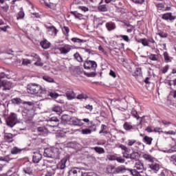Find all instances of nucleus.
I'll return each mask as SVG.
<instances>
[{
  "label": "nucleus",
  "mask_w": 176,
  "mask_h": 176,
  "mask_svg": "<svg viewBox=\"0 0 176 176\" xmlns=\"http://www.w3.org/2000/svg\"><path fill=\"white\" fill-rule=\"evenodd\" d=\"M74 133V130L71 128L64 127L62 129L61 134H64L65 136H67Z\"/></svg>",
  "instance_id": "bb28decb"
},
{
  "label": "nucleus",
  "mask_w": 176,
  "mask_h": 176,
  "mask_svg": "<svg viewBox=\"0 0 176 176\" xmlns=\"http://www.w3.org/2000/svg\"><path fill=\"white\" fill-rule=\"evenodd\" d=\"M170 68V66L169 65H165L164 67H163L161 70H160V72L162 74H167L168 69Z\"/></svg>",
  "instance_id": "8fccbe9b"
},
{
  "label": "nucleus",
  "mask_w": 176,
  "mask_h": 176,
  "mask_svg": "<svg viewBox=\"0 0 176 176\" xmlns=\"http://www.w3.org/2000/svg\"><path fill=\"white\" fill-rule=\"evenodd\" d=\"M71 122L72 123V124L75 125V126H82L83 124H81V120L76 118H73L71 119Z\"/></svg>",
  "instance_id": "4c0bfd02"
},
{
  "label": "nucleus",
  "mask_w": 176,
  "mask_h": 176,
  "mask_svg": "<svg viewBox=\"0 0 176 176\" xmlns=\"http://www.w3.org/2000/svg\"><path fill=\"white\" fill-rule=\"evenodd\" d=\"M37 132L40 135L46 136L49 133V130L46 126H39L37 128Z\"/></svg>",
  "instance_id": "a211bd4d"
},
{
  "label": "nucleus",
  "mask_w": 176,
  "mask_h": 176,
  "mask_svg": "<svg viewBox=\"0 0 176 176\" xmlns=\"http://www.w3.org/2000/svg\"><path fill=\"white\" fill-rule=\"evenodd\" d=\"M149 59L151 60V61H157V60H159V56L156 54H151Z\"/></svg>",
  "instance_id": "864d4df0"
},
{
  "label": "nucleus",
  "mask_w": 176,
  "mask_h": 176,
  "mask_svg": "<svg viewBox=\"0 0 176 176\" xmlns=\"http://www.w3.org/2000/svg\"><path fill=\"white\" fill-rule=\"evenodd\" d=\"M12 87V83L8 80H0V89L3 91L10 90Z\"/></svg>",
  "instance_id": "f8f14e48"
},
{
  "label": "nucleus",
  "mask_w": 176,
  "mask_h": 176,
  "mask_svg": "<svg viewBox=\"0 0 176 176\" xmlns=\"http://www.w3.org/2000/svg\"><path fill=\"white\" fill-rule=\"evenodd\" d=\"M156 7L157 8L158 10H164L165 8V5L163 3H160L156 4Z\"/></svg>",
  "instance_id": "e2e57ef3"
},
{
  "label": "nucleus",
  "mask_w": 176,
  "mask_h": 176,
  "mask_svg": "<svg viewBox=\"0 0 176 176\" xmlns=\"http://www.w3.org/2000/svg\"><path fill=\"white\" fill-rule=\"evenodd\" d=\"M123 128L126 131H131L132 129H134V127L131 124L130 122H124V124H123Z\"/></svg>",
  "instance_id": "a19ab883"
},
{
  "label": "nucleus",
  "mask_w": 176,
  "mask_h": 176,
  "mask_svg": "<svg viewBox=\"0 0 176 176\" xmlns=\"http://www.w3.org/2000/svg\"><path fill=\"white\" fill-rule=\"evenodd\" d=\"M30 56L34 58V61H41V57L38 55V54L32 52L30 54Z\"/></svg>",
  "instance_id": "603ef678"
},
{
  "label": "nucleus",
  "mask_w": 176,
  "mask_h": 176,
  "mask_svg": "<svg viewBox=\"0 0 176 176\" xmlns=\"http://www.w3.org/2000/svg\"><path fill=\"white\" fill-rule=\"evenodd\" d=\"M22 65H25V66H27L28 65H31V60H30V59H23Z\"/></svg>",
  "instance_id": "338daca9"
},
{
  "label": "nucleus",
  "mask_w": 176,
  "mask_h": 176,
  "mask_svg": "<svg viewBox=\"0 0 176 176\" xmlns=\"http://www.w3.org/2000/svg\"><path fill=\"white\" fill-rule=\"evenodd\" d=\"M56 50L60 52V54L67 55L72 50V45L68 44L61 45L60 47H56Z\"/></svg>",
  "instance_id": "9d476101"
},
{
  "label": "nucleus",
  "mask_w": 176,
  "mask_h": 176,
  "mask_svg": "<svg viewBox=\"0 0 176 176\" xmlns=\"http://www.w3.org/2000/svg\"><path fill=\"white\" fill-rule=\"evenodd\" d=\"M107 172L109 174H116V168L113 165H109L107 168Z\"/></svg>",
  "instance_id": "37998d69"
},
{
  "label": "nucleus",
  "mask_w": 176,
  "mask_h": 176,
  "mask_svg": "<svg viewBox=\"0 0 176 176\" xmlns=\"http://www.w3.org/2000/svg\"><path fill=\"white\" fill-rule=\"evenodd\" d=\"M21 173L23 176H35V171L31 162H28L27 165L22 168Z\"/></svg>",
  "instance_id": "0eeeda50"
},
{
  "label": "nucleus",
  "mask_w": 176,
  "mask_h": 176,
  "mask_svg": "<svg viewBox=\"0 0 176 176\" xmlns=\"http://www.w3.org/2000/svg\"><path fill=\"white\" fill-rule=\"evenodd\" d=\"M170 151L176 152V139L172 138L170 140Z\"/></svg>",
  "instance_id": "72a5a7b5"
},
{
  "label": "nucleus",
  "mask_w": 176,
  "mask_h": 176,
  "mask_svg": "<svg viewBox=\"0 0 176 176\" xmlns=\"http://www.w3.org/2000/svg\"><path fill=\"white\" fill-rule=\"evenodd\" d=\"M98 10L100 12H105L108 11L107 5H101L98 6Z\"/></svg>",
  "instance_id": "de8ad7c7"
},
{
  "label": "nucleus",
  "mask_w": 176,
  "mask_h": 176,
  "mask_svg": "<svg viewBox=\"0 0 176 176\" xmlns=\"http://www.w3.org/2000/svg\"><path fill=\"white\" fill-rule=\"evenodd\" d=\"M135 76H142V68L138 67L136 68L135 72H134Z\"/></svg>",
  "instance_id": "13d9d810"
},
{
  "label": "nucleus",
  "mask_w": 176,
  "mask_h": 176,
  "mask_svg": "<svg viewBox=\"0 0 176 176\" xmlns=\"http://www.w3.org/2000/svg\"><path fill=\"white\" fill-rule=\"evenodd\" d=\"M120 149H121L122 151L123 157H124V155H128L129 151L126 146L122 144H120L119 146Z\"/></svg>",
  "instance_id": "a18cd8bd"
},
{
  "label": "nucleus",
  "mask_w": 176,
  "mask_h": 176,
  "mask_svg": "<svg viewBox=\"0 0 176 176\" xmlns=\"http://www.w3.org/2000/svg\"><path fill=\"white\" fill-rule=\"evenodd\" d=\"M62 32L63 34L66 36V38H68L69 36L70 28L67 26H63L62 28Z\"/></svg>",
  "instance_id": "ea45409f"
},
{
  "label": "nucleus",
  "mask_w": 176,
  "mask_h": 176,
  "mask_svg": "<svg viewBox=\"0 0 176 176\" xmlns=\"http://www.w3.org/2000/svg\"><path fill=\"white\" fill-rule=\"evenodd\" d=\"M136 140L133 139H129L127 141H126V144L129 146H132L135 145Z\"/></svg>",
  "instance_id": "6e6d98bb"
},
{
  "label": "nucleus",
  "mask_w": 176,
  "mask_h": 176,
  "mask_svg": "<svg viewBox=\"0 0 176 176\" xmlns=\"http://www.w3.org/2000/svg\"><path fill=\"white\" fill-rule=\"evenodd\" d=\"M76 98L79 100H86L89 98V96L86 94L82 93L77 95V96H76Z\"/></svg>",
  "instance_id": "c9c22d12"
},
{
  "label": "nucleus",
  "mask_w": 176,
  "mask_h": 176,
  "mask_svg": "<svg viewBox=\"0 0 176 176\" xmlns=\"http://www.w3.org/2000/svg\"><path fill=\"white\" fill-rule=\"evenodd\" d=\"M107 126L105 124H101L100 130L99 131V134H102L104 131L107 130Z\"/></svg>",
  "instance_id": "69168bd1"
},
{
  "label": "nucleus",
  "mask_w": 176,
  "mask_h": 176,
  "mask_svg": "<svg viewBox=\"0 0 176 176\" xmlns=\"http://www.w3.org/2000/svg\"><path fill=\"white\" fill-rule=\"evenodd\" d=\"M117 38H121L120 41H124L126 43H130L131 42V38L129 37L127 35H118L116 36Z\"/></svg>",
  "instance_id": "2f4dec72"
},
{
  "label": "nucleus",
  "mask_w": 176,
  "mask_h": 176,
  "mask_svg": "<svg viewBox=\"0 0 176 176\" xmlns=\"http://www.w3.org/2000/svg\"><path fill=\"white\" fill-rule=\"evenodd\" d=\"M12 103L16 104L17 105H19L20 103H22V100L20 99V98H14L12 100Z\"/></svg>",
  "instance_id": "bf43d9fd"
},
{
  "label": "nucleus",
  "mask_w": 176,
  "mask_h": 176,
  "mask_svg": "<svg viewBox=\"0 0 176 176\" xmlns=\"http://www.w3.org/2000/svg\"><path fill=\"white\" fill-rule=\"evenodd\" d=\"M131 114L134 118L137 119L138 120L140 119V117L139 116L138 112L135 110L133 109L131 112Z\"/></svg>",
  "instance_id": "4d7b16f0"
},
{
  "label": "nucleus",
  "mask_w": 176,
  "mask_h": 176,
  "mask_svg": "<svg viewBox=\"0 0 176 176\" xmlns=\"http://www.w3.org/2000/svg\"><path fill=\"white\" fill-rule=\"evenodd\" d=\"M40 45L41 46L42 49H50L51 47V43L50 42L47 40L46 38H44L43 40L40 41Z\"/></svg>",
  "instance_id": "412c9836"
},
{
  "label": "nucleus",
  "mask_w": 176,
  "mask_h": 176,
  "mask_svg": "<svg viewBox=\"0 0 176 176\" xmlns=\"http://www.w3.org/2000/svg\"><path fill=\"white\" fill-rule=\"evenodd\" d=\"M161 19L165 21H174L176 19V16H173V14L171 12H169L162 14Z\"/></svg>",
  "instance_id": "6ab92c4d"
},
{
  "label": "nucleus",
  "mask_w": 176,
  "mask_h": 176,
  "mask_svg": "<svg viewBox=\"0 0 176 176\" xmlns=\"http://www.w3.org/2000/svg\"><path fill=\"white\" fill-rule=\"evenodd\" d=\"M91 150L95 151L99 155L104 154L105 153V151L104 150V148L99 146L92 147Z\"/></svg>",
  "instance_id": "58836bf2"
},
{
  "label": "nucleus",
  "mask_w": 176,
  "mask_h": 176,
  "mask_svg": "<svg viewBox=\"0 0 176 176\" xmlns=\"http://www.w3.org/2000/svg\"><path fill=\"white\" fill-rule=\"evenodd\" d=\"M68 162V159L64 157L56 165V168L59 170H63L67 167V163Z\"/></svg>",
  "instance_id": "2eb2a0df"
},
{
  "label": "nucleus",
  "mask_w": 176,
  "mask_h": 176,
  "mask_svg": "<svg viewBox=\"0 0 176 176\" xmlns=\"http://www.w3.org/2000/svg\"><path fill=\"white\" fill-rule=\"evenodd\" d=\"M53 112H56L57 114L60 115L63 113V107L60 106H54L52 108Z\"/></svg>",
  "instance_id": "473e14b6"
},
{
  "label": "nucleus",
  "mask_w": 176,
  "mask_h": 176,
  "mask_svg": "<svg viewBox=\"0 0 176 176\" xmlns=\"http://www.w3.org/2000/svg\"><path fill=\"white\" fill-rule=\"evenodd\" d=\"M138 43H142V45L143 46L149 47L148 41L146 38H140V39L138 40Z\"/></svg>",
  "instance_id": "c03bdc74"
},
{
  "label": "nucleus",
  "mask_w": 176,
  "mask_h": 176,
  "mask_svg": "<svg viewBox=\"0 0 176 176\" xmlns=\"http://www.w3.org/2000/svg\"><path fill=\"white\" fill-rule=\"evenodd\" d=\"M61 120L63 122H69L72 120V117L67 114H64L62 116Z\"/></svg>",
  "instance_id": "49530a36"
},
{
  "label": "nucleus",
  "mask_w": 176,
  "mask_h": 176,
  "mask_svg": "<svg viewBox=\"0 0 176 176\" xmlns=\"http://www.w3.org/2000/svg\"><path fill=\"white\" fill-rule=\"evenodd\" d=\"M23 151V148H19L16 146H14L12 149H11V154L12 155H19L20 154L22 151Z\"/></svg>",
  "instance_id": "7c9ffc66"
},
{
  "label": "nucleus",
  "mask_w": 176,
  "mask_h": 176,
  "mask_svg": "<svg viewBox=\"0 0 176 176\" xmlns=\"http://www.w3.org/2000/svg\"><path fill=\"white\" fill-rule=\"evenodd\" d=\"M168 85L170 87V89H172V85L176 87V78L172 80H168Z\"/></svg>",
  "instance_id": "680f3d73"
},
{
  "label": "nucleus",
  "mask_w": 176,
  "mask_h": 176,
  "mask_svg": "<svg viewBox=\"0 0 176 176\" xmlns=\"http://www.w3.org/2000/svg\"><path fill=\"white\" fill-rule=\"evenodd\" d=\"M22 104L25 105L22 111L23 116L25 120H30V119L33 117V112L31 110V107L34 105V103L32 102L24 101Z\"/></svg>",
  "instance_id": "f03ea898"
},
{
  "label": "nucleus",
  "mask_w": 176,
  "mask_h": 176,
  "mask_svg": "<svg viewBox=\"0 0 176 176\" xmlns=\"http://www.w3.org/2000/svg\"><path fill=\"white\" fill-rule=\"evenodd\" d=\"M69 176H97L94 172H87L82 173L80 168L72 169L69 173Z\"/></svg>",
  "instance_id": "423d86ee"
},
{
  "label": "nucleus",
  "mask_w": 176,
  "mask_h": 176,
  "mask_svg": "<svg viewBox=\"0 0 176 176\" xmlns=\"http://www.w3.org/2000/svg\"><path fill=\"white\" fill-rule=\"evenodd\" d=\"M71 41L73 42L74 43H78V44L86 43L85 40L81 39L77 37L72 38Z\"/></svg>",
  "instance_id": "79ce46f5"
},
{
  "label": "nucleus",
  "mask_w": 176,
  "mask_h": 176,
  "mask_svg": "<svg viewBox=\"0 0 176 176\" xmlns=\"http://www.w3.org/2000/svg\"><path fill=\"white\" fill-rule=\"evenodd\" d=\"M106 28L109 32L113 31L116 29V23L110 21L105 24Z\"/></svg>",
  "instance_id": "393cba45"
},
{
  "label": "nucleus",
  "mask_w": 176,
  "mask_h": 176,
  "mask_svg": "<svg viewBox=\"0 0 176 176\" xmlns=\"http://www.w3.org/2000/svg\"><path fill=\"white\" fill-rule=\"evenodd\" d=\"M128 171H129L132 176H142V175H141L142 172L138 171L136 169H128Z\"/></svg>",
  "instance_id": "f704fd0d"
},
{
  "label": "nucleus",
  "mask_w": 176,
  "mask_h": 176,
  "mask_svg": "<svg viewBox=\"0 0 176 176\" xmlns=\"http://www.w3.org/2000/svg\"><path fill=\"white\" fill-rule=\"evenodd\" d=\"M45 88H43V86L39 84L30 83L27 85V92L30 95H37L43 97V91Z\"/></svg>",
  "instance_id": "f257e3e1"
},
{
  "label": "nucleus",
  "mask_w": 176,
  "mask_h": 176,
  "mask_svg": "<svg viewBox=\"0 0 176 176\" xmlns=\"http://www.w3.org/2000/svg\"><path fill=\"white\" fill-rule=\"evenodd\" d=\"M157 34L159 35L161 38H167L168 36L167 33L162 32V30H160Z\"/></svg>",
  "instance_id": "3c124183"
},
{
  "label": "nucleus",
  "mask_w": 176,
  "mask_h": 176,
  "mask_svg": "<svg viewBox=\"0 0 176 176\" xmlns=\"http://www.w3.org/2000/svg\"><path fill=\"white\" fill-rule=\"evenodd\" d=\"M153 141V138L147 135H145L142 139V142L148 145H151Z\"/></svg>",
  "instance_id": "c85d7f7f"
},
{
  "label": "nucleus",
  "mask_w": 176,
  "mask_h": 176,
  "mask_svg": "<svg viewBox=\"0 0 176 176\" xmlns=\"http://www.w3.org/2000/svg\"><path fill=\"white\" fill-rule=\"evenodd\" d=\"M19 122L17 115L14 113H11L6 119V124L10 128H13Z\"/></svg>",
  "instance_id": "6e6552de"
},
{
  "label": "nucleus",
  "mask_w": 176,
  "mask_h": 176,
  "mask_svg": "<svg viewBox=\"0 0 176 176\" xmlns=\"http://www.w3.org/2000/svg\"><path fill=\"white\" fill-rule=\"evenodd\" d=\"M50 96L52 98L56 99V98H58L59 94L56 93V92L50 91L49 90H47L45 88V89L43 91V98H47Z\"/></svg>",
  "instance_id": "ddd939ff"
},
{
  "label": "nucleus",
  "mask_w": 176,
  "mask_h": 176,
  "mask_svg": "<svg viewBox=\"0 0 176 176\" xmlns=\"http://www.w3.org/2000/svg\"><path fill=\"white\" fill-rule=\"evenodd\" d=\"M124 25L126 29V32L129 34L132 33L135 29V27L129 23H124Z\"/></svg>",
  "instance_id": "cd10ccee"
},
{
  "label": "nucleus",
  "mask_w": 176,
  "mask_h": 176,
  "mask_svg": "<svg viewBox=\"0 0 176 176\" xmlns=\"http://www.w3.org/2000/svg\"><path fill=\"white\" fill-rule=\"evenodd\" d=\"M14 135L12 133H4V141L8 143H12L14 141Z\"/></svg>",
  "instance_id": "b1692460"
},
{
  "label": "nucleus",
  "mask_w": 176,
  "mask_h": 176,
  "mask_svg": "<svg viewBox=\"0 0 176 176\" xmlns=\"http://www.w3.org/2000/svg\"><path fill=\"white\" fill-rule=\"evenodd\" d=\"M43 155L48 158L58 159L60 158L59 149L57 148H45Z\"/></svg>",
  "instance_id": "20e7f679"
},
{
  "label": "nucleus",
  "mask_w": 176,
  "mask_h": 176,
  "mask_svg": "<svg viewBox=\"0 0 176 176\" xmlns=\"http://www.w3.org/2000/svg\"><path fill=\"white\" fill-rule=\"evenodd\" d=\"M170 160V162L176 165V154L171 155Z\"/></svg>",
  "instance_id": "774afa93"
},
{
  "label": "nucleus",
  "mask_w": 176,
  "mask_h": 176,
  "mask_svg": "<svg viewBox=\"0 0 176 176\" xmlns=\"http://www.w3.org/2000/svg\"><path fill=\"white\" fill-rule=\"evenodd\" d=\"M98 65L96 61L91 60L89 59H86L83 63V67L85 69H92V71H96Z\"/></svg>",
  "instance_id": "1a4fd4ad"
},
{
  "label": "nucleus",
  "mask_w": 176,
  "mask_h": 176,
  "mask_svg": "<svg viewBox=\"0 0 176 176\" xmlns=\"http://www.w3.org/2000/svg\"><path fill=\"white\" fill-rule=\"evenodd\" d=\"M163 57H164V63L167 64L172 63L174 60V58L170 56L168 52L166 51L163 52Z\"/></svg>",
  "instance_id": "f3484780"
},
{
  "label": "nucleus",
  "mask_w": 176,
  "mask_h": 176,
  "mask_svg": "<svg viewBox=\"0 0 176 176\" xmlns=\"http://www.w3.org/2000/svg\"><path fill=\"white\" fill-rule=\"evenodd\" d=\"M142 157L144 159L145 161L149 162L150 164L155 160V158L148 154H144L142 155Z\"/></svg>",
  "instance_id": "c756f323"
},
{
  "label": "nucleus",
  "mask_w": 176,
  "mask_h": 176,
  "mask_svg": "<svg viewBox=\"0 0 176 176\" xmlns=\"http://www.w3.org/2000/svg\"><path fill=\"white\" fill-rule=\"evenodd\" d=\"M144 145L141 143V142H137V140H135V143L133 146V150L135 151H141L144 150Z\"/></svg>",
  "instance_id": "aec40b11"
},
{
  "label": "nucleus",
  "mask_w": 176,
  "mask_h": 176,
  "mask_svg": "<svg viewBox=\"0 0 176 176\" xmlns=\"http://www.w3.org/2000/svg\"><path fill=\"white\" fill-rule=\"evenodd\" d=\"M82 121H83L85 123H90V125L88 126V128L82 129L81 130V133L83 135H89L93 133V131H96V128L92 129L94 127H96V124H94L93 121L90 122V120L89 118H83L82 119Z\"/></svg>",
  "instance_id": "39448f33"
},
{
  "label": "nucleus",
  "mask_w": 176,
  "mask_h": 176,
  "mask_svg": "<svg viewBox=\"0 0 176 176\" xmlns=\"http://www.w3.org/2000/svg\"><path fill=\"white\" fill-rule=\"evenodd\" d=\"M126 170V169L124 167L118 166V168H115V173H123Z\"/></svg>",
  "instance_id": "09e8293b"
},
{
  "label": "nucleus",
  "mask_w": 176,
  "mask_h": 176,
  "mask_svg": "<svg viewBox=\"0 0 176 176\" xmlns=\"http://www.w3.org/2000/svg\"><path fill=\"white\" fill-rule=\"evenodd\" d=\"M76 94L74 92L72 89H67L66 91V98L67 100H72L76 98Z\"/></svg>",
  "instance_id": "4be33fe9"
},
{
  "label": "nucleus",
  "mask_w": 176,
  "mask_h": 176,
  "mask_svg": "<svg viewBox=\"0 0 176 176\" xmlns=\"http://www.w3.org/2000/svg\"><path fill=\"white\" fill-rule=\"evenodd\" d=\"M84 51L82 52V55L79 54V52H76V54H74V57L75 58V60H77V62L78 63H83V58L86 60H89L90 57V54L91 53V50L90 49H85L82 48Z\"/></svg>",
  "instance_id": "7ed1b4c3"
},
{
  "label": "nucleus",
  "mask_w": 176,
  "mask_h": 176,
  "mask_svg": "<svg viewBox=\"0 0 176 176\" xmlns=\"http://www.w3.org/2000/svg\"><path fill=\"white\" fill-rule=\"evenodd\" d=\"M135 168L138 170L139 171H140V173H143V171H144L145 168H144V163L142 162L140 160H138L135 164Z\"/></svg>",
  "instance_id": "5701e85b"
},
{
  "label": "nucleus",
  "mask_w": 176,
  "mask_h": 176,
  "mask_svg": "<svg viewBox=\"0 0 176 176\" xmlns=\"http://www.w3.org/2000/svg\"><path fill=\"white\" fill-rule=\"evenodd\" d=\"M45 28L47 30V32L52 36H57V34L59 32V30L54 25L48 26L45 25Z\"/></svg>",
  "instance_id": "4468645a"
},
{
  "label": "nucleus",
  "mask_w": 176,
  "mask_h": 176,
  "mask_svg": "<svg viewBox=\"0 0 176 176\" xmlns=\"http://www.w3.org/2000/svg\"><path fill=\"white\" fill-rule=\"evenodd\" d=\"M25 17V13L23 11H20L18 12L17 16H16V19H23Z\"/></svg>",
  "instance_id": "052dcab7"
},
{
  "label": "nucleus",
  "mask_w": 176,
  "mask_h": 176,
  "mask_svg": "<svg viewBox=\"0 0 176 176\" xmlns=\"http://www.w3.org/2000/svg\"><path fill=\"white\" fill-rule=\"evenodd\" d=\"M42 78L44 80H45V82H47V83H54L55 82L54 78L50 77V76H49V75H44V76H43Z\"/></svg>",
  "instance_id": "e433bc0d"
},
{
  "label": "nucleus",
  "mask_w": 176,
  "mask_h": 176,
  "mask_svg": "<svg viewBox=\"0 0 176 176\" xmlns=\"http://www.w3.org/2000/svg\"><path fill=\"white\" fill-rule=\"evenodd\" d=\"M148 166L150 168V171L155 174H157L160 169V164L155 162V160L149 163Z\"/></svg>",
  "instance_id": "9b49d317"
},
{
  "label": "nucleus",
  "mask_w": 176,
  "mask_h": 176,
  "mask_svg": "<svg viewBox=\"0 0 176 176\" xmlns=\"http://www.w3.org/2000/svg\"><path fill=\"white\" fill-rule=\"evenodd\" d=\"M164 133L166 135H176V129L173 128V130L165 131L164 132Z\"/></svg>",
  "instance_id": "5fc2aeb1"
},
{
  "label": "nucleus",
  "mask_w": 176,
  "mask_h": 176,
  "mask_svg": "<svg viewBox=\"0 0 176 176\" xmlns=\"http://www.w3.org/2000/svg\"><path fill=\"white\" fill-rule=\"evenodd\" d=\"M124 157L126 159L131 158V160L138 162L140 157V155L138 152L133 151L130 155L129 153L128 155H124Z\"/></svg>",
  "instance_id": "dca6fc26"
},
{
  "label": "nucleus",
  "mask_w": 176,
  "mask_h": 176,
  "mask_svg": "<svg viewBox=\"0 0 176 176\" xmlns=\"http://www.w3.org/2000/svg\"><path fill=\"white\" fill-rule=\"evenodd\" d=\"M1 8L4 12H8L9 11V5L6 3L3 6H1Z\"/></svg>",
  "instance_id": "0e129e2a"
},
{
  "label": "nucleus",
  "mask_w": 176,
  "mask_h": 176,
  "mask_svg": "<svg viewBox=\"0 0 176 176\" xmlns=\"http://www.w3.org/2000/svg\"><path fill=\"white\" fill-rule=\"evenodd\" d=\"M42 158V155H41V153L39 152H34V154L33 155V162L35 164H38L41 162Z\"/></svg>",
  "instance_id": "a878e982"
}]
</instances>
